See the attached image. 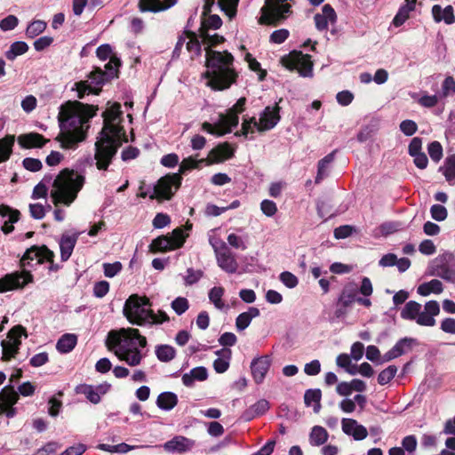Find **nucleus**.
Segmentation results:
<instances>
[{"mask_svg": "<svg viewBox=\"0 0 455 455\" xmlns=\"http://www.w3.org/2000/svg\"><path fill=\"white\" fill-rule=\"evenodd\" d=\"M54 257V252L45 245H34L28 248L20 259V267L22 269L6 274L0 278V293L22 290L26 285L34 283V275L27 267L39 265L44 260H51Z\"/></svg>", "mask_w": 455, "mask_h": 455, "instance_id": "nucleus-5", "label": "nucleus"}, {"mask_svg": "<svg viewBox=\"0 0 455 455\" xmlns=\"http://www.w3.org/2000/svg\"><path fill=\"white\" fill-rule=\"evenodd\" d=\"M172 243H173L176 249L183 246L186 238L188 237V234H185L182 228H175L170 235H168Z\"/></svg>", "mask_w": 455, "mask_h": 455, "instance_id": "nucleus-55", "label": "nucleus"}, {"mask_svg": "<svg viewBox=\"0 0 455 455\" xmlns=\"http://www.w3.org/2000/svg\"><path fill=\"white\" fill-rule=\"evenodd\" d=\"M176 355L175 348L170 345H159L156 347V355L161 362H170Z\"/></svg>", "mask_w": 455, "mask_h": 455, "instance_id": "nucleus-44", "label": "nucleus"}, {"mask_svg": "<svg viewBox=\"0 0 455 455\" xmlns=\"http://www.w3.org/2000/svg\"><path fill=\"white\" fill-rule=\"evenodd\" d=\"M212 153L216 154L218 160L229 159L234 155V149L228 143L220 144L216 148L212 150Z\"/></svg>", "mask_w": 455, "mask_h": 455, "instance_id": "nucleus-54", "label": "nucleus"}, {"mask_svg": "<svg viewBox=\"0 0 455 455\" xmlns=\"http://www.w3.org/2000/svg\"><path fill=\"white\" fill-rule=\"evenodd\" d=\"M413 342L414 339L411 338H403L399 339L395 345L383 355V362H389L403 355L411 349Z\"/></svg>", "mask_w": 455, "mask_h": 455, "instance_id": "nucleus-25", "label": "nucleus"}, {"mask_svg": "<svg viewBox=\"0 0 455 455\" xmlns=\"http://www.w3.org/2000/svg\"><path fill=\"white\" fill-rule=\"evenodd\" d=\"M271 358L269 355H262L254 358L251 363V370L254 381L260 384L270 368Z\"/></svg>", "mask_w": 455, "mask_h": 455, "instance_id": "nucleus-17", "label": "nucleus"}, {"mask_svg": "<svg viewBox=\"0 0 455 455\" xmlns=\"http://www.w3.org/2000/svg\"><path fill=\"white\" fill-rule=\"evenodd\" d=\"M181 176L179 173L162 177L152 188L150 199L170 200L181 185Z\"/></svg>", "mask_w": 455, "mask_h": 455, "instance_id": "nucleus-10", "label": "nucleus"}, {"mask_svg": "<svg viewBox=\"0 0 455 455\" xmlns=\"http://www.w3.org/2000/svg\"><path fill=\"white\" fill-rule=\"evenodd\" d=\"M358 291L355 283H347L342 288L336 301L334 312L336 318H341L347 315L349 308L356 302Z\"/></svg>", "mask_w": 455, "mask_h": 455, "instance_id": "nucleus-13", "label": "nucleus"}, {"mask_svg": "<svg viewBox=\"0 0 455 455\" xmlns=\"http://www.w3.org/2000/svg\"><path fill=\"white\" fill-rule=\"evenodd\" d=\"M224 292V289L220 286H214L209 291V299L217 309L222 310L225 307V303L222 300Z\"/></svg>", "mask_w": 455, "mask_h": 455, "instance_id": "nucleus-47", "label": "nucleus"}, {"mask_svg": "<svg viewBox=\"0 0 455 455\" xmlns=\"http://www.w3.org/2000/svg\"><path fill=\"white\" fill-rule=\"evenodd\" d=\"M172 308L178 315H181L184 314L189 307L188 300L184 297H178L174 300H172Z\"/></svg>", "mask_w": 455, "mask_h": 455, "instance_id": "nucleus-61", "label": "nucleus"}, {"mask_svg": "<svg viewBox=\"0 0 455 455\" xmlns=\"http://www.w3.org/2000/svg\"><path fill=\"white\" fill-rule=\"evenodd\" d=\"M440 313V306L436 300H429L424 306V310H420L415 322L421 326L432 327L435 324V316Z\"/></svg>", "mask_w": 455, "mask_h": 455, "instance_id": "nucleus-16", "label": "nucleus"}, {"mask_svg": "<svg viewBox=\"0 0 455 455\" xmlns=\"http://www.w3.org/2000/svg\"><path fill=\"white\" fill-rule=\"evenodd\" d=\"M178 0H140L139 9L141 12H159L176 4Z\"/></svg>", "mask_w": 455, "mask_h": 455, "instance_id": "nucleus-23", "label": "nucleus"}, {"mask_svg": "<svg viewBox=\"0 0 455 455\" xmlns=\"http://www.w3.org/2000/svg\"><path fill=\"white\" fill-rule=\"evenodd\" d=\"M427 275L455 283V257L451 252L438 255L427 266Z\"/></svg>", "mask_w": 455, "mask_h": 455, "instance_id": "nucleus-9", "label": "nucleus"}, {"mask_svg": "<svg viewBox=\"0 0 455 455\" xmlns=\"http://www.w3.org/2000/svg\"><path fill=\"white\" fill-rule=\"evenodd\" d=\"M259 308L251 307L246 312L239 314L235 319V328L238 331H244L251 323L253 318L259 315Z\"/></svg>", "mask_w": 455, "mask_h": 455, "instance_id": "nucleus-32", "label": "nucleus"}, {"mask_svg": "<svg viewBox=\"0 0 455 455\" xmlns=\"http://www.w3.org/2000/svg\"><path fill=\"white\" fill-rule=\"evenodd\" d=\"M397 372V367L395 365H389L383 371H381L378 376V383L384 386L389 383Z\"/></svg>", "mask_w": 455, "mask_h": 455, "instance_id": "nucleus-52", "label": "nucleus"}, {"mask_svg": "<svg viewBox=\"0 0 455 455\" xmlns=\"http://www.w3.org/2000/svg\"><path fill=\"white\" fill-rule=\"evenodd\" d=\"M46 26L47 24L44 20H34L28 26L26 29V36L28 38H35L45 30Z\"/></svg>", "mask_w": 455, "mask_h": 455, "instance_id": "nucleus-49", "label": "nucleus"}, {"mask_svg": "<svg viewBox=\"0 0 455 455\" xmlns=\"http://www.w3.org/2000/svg\"><path fill=\"white\" fill-rule=\"evenodd\" d=\"M215 257L218 266L226 273L234 274L237 271V260L229 248L220 252Z\"/></svg>", "mask_w": 455, "mask_h": 455, "instance_id": "nucleus-22", "label": "nucleus"}, {"mask_svg": "<svg viewBox=\"0 0 455 455\" xmlns=\"http://www.w3.org/2000/svg\"><path fill=\"white\" fill-rule=\"evenodd\" d=\"M18 141L21 147L30 148H42L48 141V140L44 139V137L39 133L30 132L20 135L18 138Z\"/></svg>", "mask_w": 455, "mask_h": 455, "instance_id": "nucleus-30", "label": "nucleus"}, {"mask_svg": "<svg viewBox=\"0 0 455 455\" xmlns=\"http://www.w3.org/2000/svg\"><path fill=\"white\" fill-rule=\"evenodd\" d=\"M202 44L206 52L205 76L208 78L207 85L213 90L222 91L228 89L235 82L236 73L233 68V55L228 52H218L212 50L224 41V37L209 31L199 34Z\"/></svg>", "mask_w": 455, "mask_h": 455, "instance_id": "nucleus-1", "label": "nucleus"}, {"mask_svg": "<svg viewBox=\"0 0 455 455\" xmlns=\"http://www.w3.org/2000/svg\"><path fill=\"white\" fill-rule=\"evenodd\" d=\"M1 346L3 350L2 359L4 361L11 360L18 352L17 348L13 347L11 341H7L6 339L2 340Z\"/></svg>", "mask_w": 455, "mask_h": 455, "instance_id": "nucleus-63", "label": "nucleus"}, {"mask_svg": "<svg viewBox=\"0 0 455 455\" xmlns=\"http://www.w3.org/2000/svg\"><path fill=\"white\" fill-rule=\"evenodd\" d=\"M422 306L414 300L408 301L401 311V317L404 320L415 321Z\"/></svg>", "mask_w": 455, "mask_h": 455, "instance_id": "nucleus-40", "label": "nucleus"}, {"mask_svg": "<svg viewBox=\"0 0 455 455\" xmlns=\"http://www.w3.org/2000/svg\"><path fill=\"white\" fill-rule=\"evenodd\" d=\"M239 0H219V5L222 12H224L229 19L236 15L237 5Z\"/></svg>", "mask_w": 455, "mask_h": 455, "instance_id": "nucleus-51", "label": "nucleus"}, {"mask_svg": "<svg viewBox=\"0 0 455 455\" xmlns=\"http://www.w3.org/2000/svg\"><path fill=\"white\" fill-rule=\"evenodd\" d=\"M84 183V177L69 169L62 170L54 179L51 196L55 204L69 206L77 197Z\"/></svg>", "mask_w": 455, "mask_h": 455, "instance_id": "nucleus-7", "label": "nucleus"}, {"mask_svg": "<svg viewBox=\"0 0 455 455\" xmlns=\"http://www.w3.org/2000/svg\"><path fill=\"white\" fill-rule=\"evenodd\" d=\"M83 232H74L73 234L65 233L61 235L59 244L60 250V259L62 261H67L76 244V242Z\"/></svg>", "mask_w": 455, "mask_h": 455, "instance_id": "nucleus-21", "label": "nucleus"}, {"mask_svg": "<svg viewBox=\"0 0 455 455\" xmlns=\"http://www.w3.org/2000/svg\"><path fill=\"white\" fill-rule=\"evenodd\" d=\"M455 93V80L452 76H447L442 84L440 98H446Z\"/></svg>", "mask_w": 455, "mask_h": 455, "instance_id": "nucleus-59", "label": "nucleus"}, {"mask_svg": "<svg viewBox=\"0 0 455 455\" xmlns=\"http://www.w3.org/2000/svg\"><path fill=\"white\" fill-rule=\"evenodd\" d=\"M106 346L119 360L134 367L140 365L145 356L142 349L147 346V339L138 329L122 328L108 332Z\"/></svg>", "mask_w": 455, "mask_h": 455, "instance_id": "nucleus-4", "label": "nucleus"}, {"mask_svg": "<svg viewBox=\"0 0 455 455\" xmlns=\"http://www.w3.org/2000/svg\"><path fill=\"white\" fill-rule=\"evenodd\" d=\"M218 356L213 362V368L217 373H224L230 364L232 352L228 347H223L215 352Z\"/></svg>", "mask_w": 455, "mask_h": 455, "instance_id": "nucleus-27", "label": "nucleus"}, {"mask_svg": "<svg viewBox=\"0 0 455 455\" xmlns=\"http://www.w3.org/2000/svg\"><path fill=\"white\" fill-rule=\"evenodd\" d=\"M123 112L121 105L115 103L102 114L104 125L95 143L94 158L98 169L106 170L117 149L127 141L125 132L121 125Z\"/></svg>", "mask_w": 455, "mask_h": 455, "instance_id": "nucleus-2", "label": "nucleus"}, {"mask_svg": "<svg viewBox=\"0 0 455 455\" xmlns=\"http://www.w3.org/2000/svg\"><path fill=\"white\" fill-rule=\"evenodd\" d=\"M77 343V336L73 333L62 335L56 343V349L61 354L71 352Z\"/></svg>", "mask_w": 455, "mask_h": 455, "instance_id": "nucleus-37", "label": "nucleus"}, {"mask_svg": "<svg viewBox=\"0 0 455 455\" xmlns=\"http://www.w3.org/2000/svg\"><path fill=\"white\" fill-rule=\"evenodd\" d=\"M443 291V284L438 279H432L429 282L421 283L417 288V292L424 297H427L432 293L441 294Z\"/></svg>", "mask_w": 455, "mask_h": 455, "instance_id": "nucleus-36", "label": "nucleus"}, {"mask_svg": "<svg viewBox=\"0 0 455 455\" xmlns=\"http://www.w3.org/2000/svg\"><path fill=\"white\" fill-rule=\"evenodd\" d=\"M282 63L290 70L297 69L303 77L313 76V61L308 54L293 51L282 58Z\"/></svg>", "mask_w": 455, "mask_h": 455, "instance_id": "nucleus-11", "label": "nucleus"}, {"mask_svg": "<svg viewBox=\"0 0 455 455\" xmlns=\"http://www.w3.org/2000/svg\"><path fill=\"white\" fill-rule=\"evenodd\" d=\"M336 150L331 152L323 158H322L317 164V174L315 180V183H320L324 178L329 175L330 166L334 161Z\"/></svg>", "mask_w": 455, "mask_h": 455, "instance_id": "nucleus-35", "label": "nucleus"}, {"mask_svg": "<svg viewBox=\"0 0 455 455\" xmlns=\"http://www.w3.org/2000/svg\"><path fill=\"white\" fill-rule=\"evenodd\" d=\"M195 441L183 435H176L164 444V449L168 452L183 453L190 451L195 446Z\"/></svg>", "mask_w": 455, "mask_h": 455, "instance_id": "nucleus-20", "label": "nucleus"}, {"mask_svg": "<svg viewBox=\"0 0 455 455\" xmlns=\"http://www.w3.org/2000/svg\"><path fill=\"white\" fill-rule=\"evenodd\" d=\"M418 445L417 438L413 435H406L402 440V447L404 451H407L409 454L413 455V452L416 451Z\"/></svg>", "mask_w": 455, "mask_h": 455, "instance_id": "nucleus-62", "label": "nucleus"}, {"mask_svg": "<svg viewBox=\"0 0 455 455\" xmlns=\"http://www.w3.org/2000/svg\"><path fill=\"white\" fill-rule=\"evenodd\" d=\"M208 378L207 369L204 366L195 367L189 372L184 373L182 376V383L186 387H193L195 381H204Z\"/></svg>", "mask_w": 455, "mask_h": 455, "instance_id": "nucleus-29", "label": "nucleus"}, {"mask_svg": "<svg viewBox=\"0 0 455 455\" xmlns=\"http://www.w3.org/2000/svg\"><path fill=\"white\" fill-rule=\"evenodd\" d=\"M358 291L363 295V297H357L356 302L365 307H370L371 306L370 297L373 293V286L369 277L363 276L362 278Z\"/></svg>", "mask_w": 455, "mask_h": 455, "instance_id": "nucleus-31", "label": "nucleus"}, {"mask_svg": "<svg viewBox=\"0 0 455 455\" xmlns=\"http://www.w3.org/2000/svg\"><path fill=\"white\" fill-rule=\"evenodd\" d=\"M245 102L246 99L242 97L231 108L228 110L226 114H221L220 124L228 125L231 129L236 127L239 123L238 114L244 110Z\"/></svg>", "mask_w": 455, "mask_h": 455, "instance_id": "nucleus-18", "label": "nucleus"}, {"mask_svg": "<svg viewBox=\"0 0 455 455\" xmlns=\"http://www.w3.org/2000/svg\"><path fill=\"white\" fill-rule=\"evenodd\" d=\"M202 129L210 134H213V135H217V136H222V135H224L228 132H230L232 131L229 126L220 124V118L219 119L218 123L215 124V125H212V124H210L208 122H204L202 124Z\"/></svg>", "mask_w": 455, "mask_h": 455, "instance_id": "nucleus-46", "label": "nucleus"}, {"mask_svg": "<svg viewBox=\"0 0 455 455\" xmlns=\"http://www.w3.org/2000/svg\"><path fill=\"white\" fill-rule=\"evenodd\" d=\"M121 66V60L116 56H111L109 61L105 65L106 71L104 72L108 75V78H114L117 76L118 68Z\"/></svg>", "mask_w": 455, "mask_h": 455, "instance_id": "nucleus-56", "label": "nucleus"}, {"mask_svg": "<svg viewBox=\"0 0 455 455\" xmlns=\"http://www.w3.org/2000/svg\"><path fill=\"white\" fill-rule=\"evenodd\" d=\"M432 15L434 20L437 23L443 21L450 25L455 22V16L451 5H447L443 8L441 5L435 4L432 7Z\"/></svg>", "mask_w": 455, "mask_h": 455, "instance_id": "nucleus-28", "label": "nucleus"}, {"mask_svg": "<svg viewBox=\"0 0 455 455\" xmlns=\"http://www.w3.org/2000/svg\"><path fill=\"white\" fill-rule=\"evenodd\" d=\"M14 141L15 137L13 135H7L0 139V163L5 162L10 158Z\"/></svg>", "mask_w": 455, "mask_h": 455, "instance_id": "nucleus-41", "label": "nucleus"}, {"mask_svg": "<svg viewBox=\"0 0 455 455\" xmlns=\"http://www.w3.org/2000/svg\"><path fill=\"white\" fill-rule=\"evenodd\" d=\"M204 159L196 160V158H194L192 156L184 158L182 160V162L180 163V170H179L180 172H179V174L180 175V174H184V173H186L189 170L197 168L199 166V164L204 163Z\"/></svg>", "mask_w": 455, "mask_h": 455, "instance_id": "nucleus-57", "label": "nucleus"}, {"mask_svg": "<svg viewBox=\"0 0 455 455\" xmlns=\"http://www.w3.org/2000/svg\"><path fill=\"white\" fill-rule=\"evenodd\" d=\"M329 438V434L320 426H315L312 427L309 434V443L312 446H321L324 444Z\"/></svg>", "mask_w": 455, "mask_h": 455, "instance_id": "nucleus-39", "label": "nucleus"}, {"mask_svg": "<svg viewBox=\"0 0 455 455\" xmlns=\"http://www.w3.org/2000/svg\"><path fill=\"white\" fill-rule=\"evenodd\" d=\"M341 427L346 435L352 436L356 441H362L368 435L366 427L354 419H342Z\"/></svg>", "mask_w": 455, "mask_h": 455, "instance_id": "nucleus-19", "label": "nucleus"}, {"mask_svg": "<svg viewBox=\"0 0 455 455\" xmlns=\"http://www.w3.org/2000/svg\"><path fill=\"white\" fill-rule=\"evenodd\" d=\"M111 388V384L103 382L99 385L79 384L76 387V394L84 395L86 399L93 403L98 404L101 401V397L105 395Z\"/></svg>", "mask_w": 455, "mask_h": 455, "instance_id": "nucleus-14", "label": "nucleus"}, {"mask_svg": "<svg viewBox=\"0 0 455 455\" xmlns=\"http://www.w3.org/2000/svg\"><path fill=\"white\" fill-rule=\"evenodd\" d=\"M417 0H405V4H403L393 19V24L395 27L402 26L409 18L410 12L415 9Z\"/></svg>", "mask_w": 455, "mask_h": 455, "instance_id": "nucleus-34", "label": "nucleus"}, {"mask_svg": "<svg viewBox=\"0 0 455 455\" xmlns=\"http://www.w3.org/2000/svg\"><path fill=\"white\" fill-rule=\"evenodd\" d=\"M23 335H26L25 329L22 326L18 325L10 330L6 340L11 341L13 347L19 350L20 345L21 344L20 339Z\"/></svg>", "mask_w": 455, "mask_h": 455, "instance_id": "nucleus-50", "label": "nucleus"}, {"mask_svg": "<svg viewBox=\"0 0 455 455\" xmlns=\"http://www.w3.org/2000/svg\"><path fill=\"white\" fill-rule=\"evenodd\" d=\"M222 25V20L220 17L217 14L209 15L208 18H205L201 24V28L199 32H206L210 29L216 30L220 28Z\"/></svg>", "mask_w": 455, "mask_h": 455, "instance_id": "nucleus-48", "label": "nucleus"}, {"mask_svg": "<svg viewBox=\"0 0 455 455\" xmlns=\"http://www.w3.org/2000/svg\"><path fill=\"white\" fill-rule=\"evenodd\" d=\"M19 399L18 393L13 387L6 386L0 392V415L5 414L7 418H12L15 415L13 405Z\"/></svg>", "mask_w": 455, "mask_h": 455, "instance_id": "nucleus-15", "label": "nucleus"}, {"mask_svg": "<svg viewBox=\"0 0 455 455\" xmlns=\"http://www.w3.org/2000/svg\"><path fill=\"white\" fill-rule=\"evenodd\" d=\"M427 152L431 159L437 163L443 157V147L438 141H433L428 144Z\"/></svg>", "mask_w": 455, "mask_h": 455, "instance_id": "nucleus-60", "label": "nucleus"}, {"mask_svg": "<svg viewBox=\"0 0 455 455\" xmlns=\"http://www.w3.org/2000/svg\"><path fill=\"white\" fill-rule=\"evenodd\" d=\"M178 401V396L175 393L164 391L159 394L156 403L160 410L169 411L177 405Z\"/></svg>", "mask_w": 455, "mask_h": 455, "instance_id": "nucleus-33", "label": "nucleus"}, {"mask_svg": "<svg viewBox=\"0 0 455 455\" xmlns=\"http://www.w3.org/2000/svg\"><path fill=\"white\" fill-rule=\"evenodd\" d=\"M108 80V75L100 68H95L88 76V80L80 81L75 84L77 97L83 99L84 95L91 93L98 94L100 87Z\"/></svg>", "mask_w": 455, "mask_h": 455, "instance_id": "nucleus-12", "label": "nucleus"}, {"mask_svg": "<svg viewBox=\"0 0 455 455\" xmlns=\"http://www.w3.org/2000/svg\"><path fill=\"white\" fill-rule=\"evenodd\" d=\"M440 171L448 182L455 180V154L446 157L443 166L440 167Z\"/></svg>", "mask_w": 455, "mask_h": 455, "instance_id": "nucleus-45", "label": "nucleus"}, {"mask_svg": "<svg viewBox=\"0 0 455 455\" xmlns=\"http://www.w3.org/2000/svg\"><path fill=\"white\" fill-rule=\"evenodd\" d=\"M124 315L127 320L135 325L151 326L169 321V316L164 311L155 314L151 303L147 297L137 294L131 295L125 301Z\"/></svg>", "mask_w": 455, "mask_h": 455, "instance_id": "nucleus-6", "label": "nucleus"}, {"mask_svg": "<svg viewBox=\"0 0 455 455\" xmlns=\"http://www.w3.org/2000/svg\"><path fill=\"white\" fill-rule=\"evenodd\" d=\"M150 247L154 251H167L176 249L168 235L156 237L152 241Z\"/></svg>", "mask_w": 455, "mask_h": 455, "instance_id": "nucleus-43", "label": "nucleus"}, {"mask_svg": "<svg viewBox=\"0 0 455 455\" xmlns=\"http://www.w3.org/2000/svg\"><path fill=\"white\" fill-rule=\"evenodd\" d=\"M95 116L92 106L79 101L68 102L60 112L61 132L58 136L60 146L65 149H74L86 137L87 123Z\"/></svg>", "mask_w": 455, "mask_h": 455, "instance_id": "nucleus-3", "label": "nucleus"}, {"mask_svg": "<svg viewBox=\"0 0 455 455\" xmlns=\"http://www.w3.org/2000/svg\"><path fill=\"white\" fill-rule=\"evenodd\" d=\"M315 27L318 30H325L329 23H335L337 15L334 9L330 4H324L321 13H316L314 17Z\"/></svg>", "mask_w": 455, "mask_h": 455, "instance_id": "nucleus-24", "label": "nucleus"}, {"mask_svg": "<svg viewBox=\"0 0 455 455\" xmlns=\"http://www.w3.org/2000/svg\"><path fill=\"white\" fill-rule=\"evenodd\" d=\"M279 121V107L267 106L260 113L259 121H257L254 116L249 119H244L242 124L241 132H236L235 135L247 137L249 133L254 132L255 129L259 132L269 131L272 130Z\"/></svg>", "mask_w": 455, "mask_h": 455, "instance_id": "nucleus-8", "label": "nucleus"}, {"mask_svg": "<svg viewBox=\"0 0 455 455\" xmlns=\"http://www.w3.org/2000/svg\"><path fill=\"white\" fill-rule=\"evenodd\" d=\"M187 38L189 39L188 42L186 41L187 50L191 53L199 55L201 53V45L203 44L202 41L200 42L194 33L188 34Z\"/></svg>", "mask_w": 455, "mask_h": 455, "instance_id": "nucleus-58", "label": "nucleus"}, {"mask_svg": "<svg viewBox=\"0 0 455 455\" xmlns=\"http://www.w3.org/2000/svg\"><path fill=\"white\" fill-rule=\"evenodd\" d=\"M28 51V45L26 42L16 41L12 43L8 51L5 52V57L9 60H14L18 56L26 53Z\"/></svg>", "mask_w": 455, "mask_h": 455, "instance_id": "nucleus-42", "label": "nucleus"}, {"mask_svg": "<svg viewBox=\"0 0 455 455\" xmlns=\"http://www.w3.org/2000/svg\"><path fill=\"white\" fill-rule=\"evenodd\" d=\"M322 392L319 388L307 389L304 395V402L307 406H313L315 413L321 410Z\"/></svg>", "mask_w": 455, "mask_h": 455, "instance_id": "nucleus-38", "label": "nucleus"}, {"mask_svg": "<svg viewBox=\"0 0 455 455\" xmlns=\"http://www.w3.org/2000/svg\"><path fill=\"white\" fill-rule=\"evenodd\" d=\"M431 217L436 221H443L447 218V210L441 204H433L430 208Z\"/></svg>", "mask_w": 455, "mask_h": 455, "instance_id": "nucleus-64", "label": "nucleus"}, {"mask_svg": "<svg viewBox=\"0 0 455 455\" xmlns=\"http://www.w3.org/2000/svg\"><path fill=\"white\" fill-rule=\"evenodd\" d=\"M0 215L6 219L2 227V230L4 234H9L13 230L12 224L19 220L20 212L13 210L7 205L0 206Z\"/></svg>", "mask_w": 455, "mask_h": 455, "instance_id": "nucleus-26", "label": "nucleus"}, {"mask_svg": "<svg viewBox=\"0 0 455 455\" xmlns=\"http://www.w3.org/2000/svg\"><path fill=\"white\" fill-rule=\"evenodd\" d=\"M204 276V272L200 269H194L189 267L186 271V275L183 276L184 283L187 286L196 283Z\"/></svg>", "mask_w": 455, "mask_h": 455, "instance_id": "nucleus-53", "label": "nucleus"}]
</instances>
